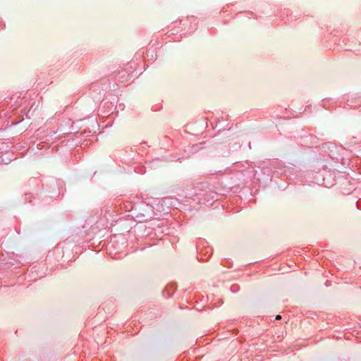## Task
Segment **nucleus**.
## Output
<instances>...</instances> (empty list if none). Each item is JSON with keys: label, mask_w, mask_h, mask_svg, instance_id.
<instances>
[{"label": "nucleus", "mask_w": 361, "mask_h": 361, "mask_svg": "<svg viewBox=\"0 0 361 361\" xmlns=\"http://www.w3.org/2000/svg\"><path fill=\"white\" fill-rule=\"evenodd\" d=\"M281 319V315H280V314H277V315H276V320H279V319Z\"/></svg>", "instance_id": "1"}]
</instances>
